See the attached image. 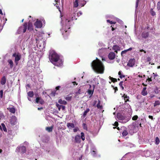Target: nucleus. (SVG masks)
<instances>
[{
	"label": "nucleus",
	"mask_w": 160,
	"mask_h": 160,
	"mask_svg": "<svg viewBox=\"0 0 160 160\" xmlns=\"http://www.w3.org/2000/svg\"><path fill=\"white\" fill-rule=\"evenodd\" d=\"M65 107L64 106H62H62H61V108H62V110H64V109H65Z\"/></svg>",
	"instance_id": "56"
},
{
	"label": "nucleus",
	"mask_w": 160,
	"mask_h": 160,
	"mask_svg": "<svg viewBox=\"0 0 160 160\" xmlns=\"http://www.w3.org/2000/svg\"><path fill=\"white\" fill-rule=\"evenodd\" d=\"M112 86L114 89V92L115 93L118 90V88L116 87H114V86L112 85Z\"/></svg>",
	"instance_id": "48"
},
{
	"label": "nucleus",
	"mask_w": 160,
	"mask_h": 160,
	"mask_svg": "<svg viewBox=\"0 0 160 160\" xmlns=\"http://www.w3.org/2000/svg\"><path fill=\"white\" fill-rule=\"evenodd\" d=\"M108 57L110 60H113L115 57V54L113 52H110L108 54Z\"/></svg>",
	"instance_id": "14"
},
{
	"label": "nucleus",
	"mask_w": 160,
	"mask_h": 160,
	"mask_svg": "<svg viewBox=\"0 0 160 160\" xmlns=\"http://www.w3.org/2000/svg\"><path fill=\"white\" fill-rule=\"evenodd\" d=\"M120 132L122 134V136L125 137L128 134V129L125 127H122L120 128Z\"/></svg>",
	"instance_id": "5"
},
{
	"label": "nucleus",
	"mask_w": 160,
	"mask_h": 160,
	"mask_svg": "<svg viewBox=\"0 0 160 160\" xmlns=\"http://www.w3.org/2000/svg\"><path fill=\"white\" fill-rule=\"evenodd\" d=\"M140 52H144V53H146V51L143 49H141L140 50Z\"/></svg>",
	"instance_id": "60"
},
{
	"label": "nucleus",
	"mask_w": 160,
	"mask_h": 160,
	"mask_svg": "<svg viewBox=\"0 0 160 160\" xmlns=\"http://www.w3.org/2000/svg\"><path fill=\"white\" fill-rule=\"evenodd\" d=\"M28 95L30 98H32L34 96V92L33 91H29L28 93Z\"/></svg>",
	"instance_id": "23"
},
{
	"label": "nucleus",
	"mask_w": 160,
	"mask_h": 160,
	"mask_svg": "<svg viewBox=\"0 0 160 160\" xmlns=\"http://www.w3.org/2000/svg\"><path fill=\"white\" fill-rule=\"evenodd\" d=\"M97 107L98 108L100 109H102V105H101V101L99 100L98 101V103L97 105Z\"/></svg>",
	"instance_id": "19"
},
{
	"label": "nucleus",
	"mask_w": 160,
	"mask_h": 160,
	"mask_svg": "<svg viewBox=\"0 0 160 160\" xmlns=\"http://www.w3.org/2000/svg\"><path fill=\"white\" fill-rule=\"evenodd\" d=\"M120 47L117 45H114L112 48V49L114 50H120Z\"/></svg>",
	"instance_id": "28"
},
{
	"label": "nucleus",
	"mask_w": 160,
	"mask_h": 160,
	"mask_svg": "<svg viewBox=\"0 0 160 160\" xmlns=\"http://www.w3.org/2000/svg\"><path fill=\"white\" fill-rule=\"evenodd\" d=\"M150 12L152 16H154L156 15L155 12L153 10V9L152 8L150 10Z\"/></svg>",
	"instance_id": "35"
},
{
	"label": "nucleus",
	"mask_w": 160,
	"mask_h": 160,
	"mask_svg": "<svg viewBox=\"0 0 160 160\" xmlns=\"http://www.w3.org/2000/svg\"><path fill=\"white\" fill-rule=\"evenodd\" d=\"M27 23L25 22L23 25L19 27L18 29V34L21 33L22 32L25 33L27 29Z\"/></svg>",
	"instance_id": "3"
},
{
	"label": "nucleus",
	"mask_w": 160,
	"mask_h": 160,
	"mask_svg": "<svg viewBox=\"0 0 160 160\" xmlns=\"http://www.w3.org/2000/svg\"><path fill=\"white\" fill-rule=\"evenodd\" d=\"M160 142V140L159 138L158 137H157L155 139V144L157 145L159 144Z\"/></svg>",
	"instance_id": "36"
},
{
	"label": "nucleus",
	"mask_w": 160,
	"mask_h": 160,
	"mask_svg": "<svg viewBox=\"0 0 160 160\" xmlns=\"http://www.w3.org/2000/svg\"><path fill=\"white\" fill-rule=\"evenodd\" d=\"M28 30H29L30 31H32L33 30V28L32 23L30 22V21L28 22L27 23V28Z\"/></svg>",
	"instance_id": "11"
},
{
	"label": "nucleus",
	"mask_w": 160,
	"mask_h": 160,
	"mask_svg": "<svg viewBox=\"0 0 160 160\" xmlns=\"http://www.w3.org/2000/svg\"><path fill=\"white\" fill-rule=\"evenodd\" d=\"M20 151L23 153H25L26 151V148L25 146H22L20 147L19 148Z\"/></svg>",
	"instance_id": "16"
},
{
	"label": "nucleus",
	"mask_w": 160,
	"mask_h": 160,
	"mask_svg": "<svg viewBox=\"0 0 160 160\" xmlns=\"http://www.w3.org/2000/svg\"><path fill=\"white\" fill-rule=\"evenodd\" d=\"M67 126L69 128H73L75 127L73 123H68L67 124Z\"/></svg>",
	"instance_id": "20"
},
{
	"label": "nucleus",
	"mask_w": 160,
	"mask_h": 160,
	"mask_svg": "<svg viewBox=\"0 0 160 160\" xmlns=\"http://www.w3.org/2000/svg\"><path fill=\"white\" fill-rule=\"evenodd\" d=\"M56 106L57 107V108H58V110L59 111H60V109H61V108L62 105H60L59 104H58L57 103L56 104Z\"/></svg>",
	"instance_id": "44"
},
{
	"label": "nucleus",
	"mask_w": 160,
	"mask_h": 160,
	"mask_svg": "<svg viewBox=\"0 0 160 160\" xmlns=\"http://www.w3.org/2000/svg\"><path fill=\"white\" fill-rule=\"evenodd\" d=\"M77 94H80L81 93V90L80 89L78 90V91L76 93Z\"/></svg>",
	"instance_id": "52"
},
{
	"label": "nucleus",
	"mask_w": 160,
	"mask_h": 160,
	"mask_svg": "<svg viewBox=\"0 0 160 160\" xmlns=\"http://www.w3.org/2000/svg\"><path fill=\"white\" fill-rule=\"evenodd\" d=\"M109 78L112 81V82H113L114 83L117 82V79L113 78L112 77H111L110 76L109 77Z\"/></svg>",
	"instance_id": "34"
},
{
	"label": "nucleus",
	"mask_w": 160,
	"mask_h": 160,
	"mask_svg": "<svg viewBox=\"0 0 160 160\" xmlns=\"http://www.w3.org/2000/svg\"><path fill=\"white\" fill-rule=\"evenodd\" d=\"M78 0H75V2H74L73 7H74L77 8L78 7Z\"/></svg>",
	"instance_id": "29"
},
{
	"label": "nucleus",
	"mask_w": 160,
	"mask_h": 160,
	"mask_svg": "<svg viewBox=\"0 0 160 160\" xmlns=\"http://www.w3.org/2000/svg\"><path fill=\"white\" fill-rule=\"evenodd\" d=\"M12 57H15V63L16 65L18 64V61L20 60L21 56L20 54L18 53L17 54L16 53H14L12 55Z\"/></svg>",
	"instance_id": "4"
},
{
	"label": "nucleus",
	"mask_w": 160,
	"mask_h": 160,
	"mask_svg": "<svg viewBox=\"0 0 160 160\" xmlns=\"http://www.w3.org/2000/svg\"><path fill=\"white\" fill-rule=\"evenodd\" d=\"M153 74L154 75V78H155L157 76V74H155L154 73H153Z\"/></svg>",
	"instance_id": "63"
},
{
	"label": "nucleus",
	"mask_w": 160,
	"mask_h": 160,
	"mask_svg": "<svg viewBox=\"0 0 160 160\" xmlns=\"http://www.w3.org/2000/svg\"><path fill=\"white\" fill-rule=\"evenodd\" d=\"M56 91L55 90L52 92L51 93V95L52 96H55L56 94Z\"/></svg>",
	"instance_id": "46"
},
{
	"label": "nucleus",
	"mask_w": 160,
	"mask_h": 160,
	"mask_svg": "<svg viewBox=\"0 0 160 160\" xmlns=\"http://www.w3.org/2000/svg\"><path fill=\"white\" fill-rule=\"evenodd\" d=\"M76 15V13H73V14L71 15V18L70 19L69 18H67L66 19V22L67 21V22L69 23V22L71 21H72L74 20H76L77 19L76 18V17L75 16Z\"/></svg>",
	"instance_id": "13"
},
{
	"label": "nucleus",
	"mask_w": 160,
	"mask_h": 160,
	"mask_svg": "<svg viewBox=\"0 0 160 160\" xmlns=\"http://www.w3.org/2000/svg\"><path fill=\"white\" fill-rule=\"evenodd\" d=\"M160 104V102H159V101H158V100L156 101L154 103V107H155L157 105H159Z\"/></svg>",
	"instance_id": "41"
},
{
	"label": "nucleus",
	"mask_w": 160,
	"mask_h": 160,
	"mask_svg": "<svg viewBox=\"0 0 160 160\" xmlns=\"http://www.w3.org/2000/svg\"><path fill=\"white\" fill-rule=\"evenodd\" d=\"M132 49V48H129V49H127V50H127V51H130V50H131Z\"/></svg>",
	"instance_id": "64"
},
{
	"label": "nucleus",
	"mask_w": 160,
	"mask_h": 160,
	"mask_svg": "<svg viewBox=\"0 0 160 160\" xmlns=\"http://www.w3.org/2000/svg\"><path fill=\"white\" fill-rule=\"evenodd\" d=\"M54 2L55 3H53V4L54 6H56L59 11H60V0H54Z\"/></svg>",
	"instance_id": "12"
},
{
	"label": "nucleus",
	"mask_w": 160,
	"mask_h": 160,
	"mask_svg": "<svg viewBox=\"0 0 160 160\" xmlns=\"http://www.w3.org/2000/svg\"><path fill=\"white\" fill-rule=\"evenodd\" d=\"M151 60V58L150 57H148L147 58V62H150Z\"/></svg>",
	"instance_id": "57"
},
{
	"label": "nucleus",
	"mask_w": 160,
	"mask_h": 160,
	"mask_svg": "<svg viewBox=\"0 0 160 160\" xmlns=\"http://www.w3.org/2000/svg\"><path fill=\"white\" fill-rule=\"evenodd\" d=\"M81 136L80 137L81 139H82V140L84 141L85 139V137L84 136V134L83 132H81Z\"/></svg>",
	"instance_id": "33"
},
{
	"label": "nucleus",
	"mask_w": 160,
	"mask_h": 160,
	"mask_svg": "<svg viewBox=\"0 0 160 160\" xmlns=\"http://www.w3.org/2000/svg\"><path fill=\"white\" fill-rule=\"evenodd\" d=\"M60 88H61V86H58L56 87L55 88V89H56L55 91H56L58 90H59Z\"/></svg>",
	"instance_id": "49"
},
{
	"label": "nucleus",
	"mask_w": 160,
	"mask_h": 160,
	"mask_svg": "<svg viewBox=\"0 0 160 160\" xmlns=\"http://www.w3.org/2000/svg\"><path fill=\"white\" fill-rule=\"evenodd\" d=\"M148 118H150V119H151L152 120H153V117L152 116H150V115H149L148 116Z\"/></svg>",
	"instance_id": "55"
},
{
	"label": "nucleus",
	"mask_w": 160,
	"mask_h": 160,
	"mask_svg": "<svg viewBox=\"0 0 160 160\" xmlns=\"http://www.w3.org/2000/svg\"><path fill=\"white\" fill-rule=\"evenodd\" d=\"M141 94L143 96H145L148 94V92L146 90H142Z\"/></svg>",
	"instance_id": "31"
},
{
	"label": "nucleus",
	"mask_w": 160,
	"mask_h": 160,
	"mask_svg": "<svg viewBox=\"0 0 160 160\" xmlns=\"http://www.w3.org/2000/svg\"><path fill=\"white\" fill-rule=\"evenodd\" d=\"M97 102V101H96V100L94 101V103L93 104V106H94V105H95L96 104Z\"/></svg>",
	"instance_id": "62"
},
{
	"label": "nucleus",
	"mask_w": 160,
	"mask_h": 160,
	"mask_svg": "<svg viewBox=\"0 0 160 160\" xmlns=\"http://www.w3.org/2000/svg\"><path fill=\"white\" fill-rule=\"evenodd\" d=\"M138 118V116L137 115H135L133 116L132 118L133 120H136Z\"/></svg>",
	"instance_id": "45"
},
{
	"label": "nucleus",
	"mask_w": 160,
	"mask_h": 160,
	"mask_svg": "<svg viewBox=\"0 0 160 160\" xmlns=\"http://www.w3.org/2000/svg\"><path fill=\"white\" fill-rule=\"evenodd\" d=\"M35 102L37 103H39L41 105L45 103L44 100L41 97H36Z\"/></svg>",
	"instance_id": "6"
},
{
	"label": "nucleus",
	"mask_w": 160,
	"mask_h": 160,
	"mask_svg": "<svg viewBox=\"0 0 160 160\" xmlns=\"http://www.w3.org/2000/svg\"><path fill=\"white\" fill-rule=\"evenodd\" d=\"M8 62L10 64V68H12L13 65V63L11 59H9L8 60Z\"/></svg>",
	"instance_id": "30"
},
{
	"label": "nucleus",
	"mask_w": 160,
	"mask_h": 160,
	"mask_svg": "<svg viewBox=\"0 0 160 160\" xmlns=\"http://www.w3.org/2000/svg\"><path fill=\"white\" fill-rule=\"evenodd\" d=\"M6 82V78L5 76H3L1 78L0 83L2 85H4Z\"/></svg>",
	"instance_id": "18"
},
{
	"label": "nucleus",
	"mask_w": 160,
	"mask_h": 160,
	"mask_svg": "<svg viewBox=\"0 0 160 160\" xmlns=\"http://www.w3.org/2000/svg\"><path fill=\"white\" fill-rule=\"evenodd\" d=\"M77 14L78 16L79 15H81L82 14V12L81 11H79L78 12Z\"/></svg>",
	"instance_id": "58"
},
{
	"label": "nucleus",
	"mask_w": 160,
	"mask_h": 160,
	"mask_svg": "<svg viewBox=\"0 0 160 160\" xmlns=\"http://www.w3.org/2000/svg\"><path fill=\"white\" fill-rule=\"evenodd\" d=\"M117 117L120 120H123L124 119V117L119 114H117Z\"/></svg>",
	"instance_id": "25"
},
{
	"label": "nucleus",
	"mask_w": 160,
	"mask_h": 160,
	"mask_svg": "<svg viewBox=\"0 0 160 160\" xmlns=\"http://www.w3.org/2000/svg\"><path fill=\"white\" fill-rule=\"evenodd\" d=\"M78 128H74L73 129V131L74 132H76L78 131Z\"/></svg>",
	"instance_id": "53"
},
{
	"label": "nucleus",
	"mask_w": 160,
	"mask_h": 160,
	"mask_svg": "<svg viewBox=\"0 0 160 160\" xmlns=\"http://www.w3.org/2000/svg\"><path fill=\"white\" fill-rule=\"evenodd\" d=\"M122 97H123L125 102H129V97L127 95L124 94L122 96Z\"/></svg>",
	"instance_id": "17"
},
{
	"label": "nucleus",
	"mask_w": 160,
	"mask_h": 160,
	"mask_svg": "<svg viewBox=\"0 0 160 160\" xmlns=\"http://www.w3.org/2000/svg\"><path fill=\"white\" fill-rule=\"evenodd\" d=\"M64 31L65 32H66V33L67 32L68 33H69L70 32V31L69 30L67 31V30H65Z\"/></svg>",
	"instance_id": "61"
},
{
	"label": "nucleus",
	"mask_w": 160,
	"mask_h": 160,
	"mask_svg": "<svg viewBox=\"0 0 160 160\" xmlns=\"http://www.w3.org/2000/svg\"><path fill=\"white\" fill-rule=\"evenodd\" d=\"M107 22H109V23H110L111 24H115L116 23V22H113V21H110L109 20H107Z\"/></svg>",
	"instance_id": "43"
},
{
	"label": "nucleus",
	"mask_w": 160,
	"mask_h": 160,
	"mask_svg": "<svg viewBox=\"0 0 160 160\" xmlns=\"http://www.w3.org/2000/svg\"><path fill=\"white\" fill-rule=\"evenodd\" d=\"M118 122L116 121L114 122V124L113 125L114 126H115L116 127H117L118 126Z\"/></svg>",
	"instance_id": "50"
},
{
	"label": "nucleus",
	"mask_w": 160,
	"mask_h": 160,
	"mask_svg": "<svg viewBox=\"0 0 160 160\" xmlns=\"http://www.w3.org/2000/svg\"><path fill=\"white\" fill-rule=\"evenodd\" d=\"M81 142L80 136L79 135H76L75 137V142L76 143H80Z\"/></svg>",
	"instance_id": "15"
},
{
	"label": "nucleus",
	"mask_w": 160,
	"mask_h": 160,
	"mask_svg": "<svg viewBox=\"0 0 160 160\" xmlns=\"http://www.w3.org/2000/svg\"><path fill=\"white\" fill-rule=\"evenodd\" d=\"M157 8L158 10H160V2H158L157 4Z\"/></svg>",
	"instance_id": "47"
},
{
	"label": "nucleus",
	"mask_w": 160,
	"mask_h": 160,
	"mask_svg": "<svg viewBox=\"0 0 160 160\" xmlns=\"http://www.w3.org/2000/svg\"><path fill=\"white\" fill-rule=\"evenodd\" d=\"M82 127H83V128L84 129L86 130H88L87 126V125L85 123H83V124H82Z\"/></svg>",
	"instance_id": "39"
},
{
	"label": "nucleus",
	"mask_w": 160,
	"mask_h": 160,
	"mask_svg": "<svg viewBox=\"0 0 160 160\" xmlns=\"http://www.w3.org/2000/svg\"><path fill=\"white\" fill-rule=\"evenodd\" d=\"M58 102L60 104L66 105L67 103V102L64 100H62V99H59L58 101Z\"/></svg>",
	"instance_id": "21"
},
{
	"label": "nucleus",
	"mask_w": 160,
	"mask_h": 160,
	"mask_svg": "<svg viewBox=\"0 0 160 160\" xmlns=\"http://www.w3.org/2000/svg\"><path fill=\"white\" fill-rule=\"evenodd\" d=\"M123 82V81H121L119 83V85L120 86V87L122 88V90H123L124 88L122 86Z\"/></svg>",
	"instance_id": "42"
},
{
	"label": "nucleus",
	"mask_w": 160,
	"mask_h": 160,
	"mask_svg": "<svg viewBox=\"0 0 160 160\" xmlns=\"http://www.w3.org/2000/svg\"><path fill=\"white\" fill-rule=\"evenodd\" d=\"M34 25L36 28H41L42 27V21L37 19L34 23Z\"/></svg>",
	"instance_id": "7"
},
{
	"label": "nucleus",
	"mask_w": 160,
	"mask_h": 160,
	"mask_svg": "<svg viewBox=\"0 0 160 160\" xmlns=\"http://www.w3.org/2000/svg\"><path fill=\"white\" fill-rule=\"evenodd\" d=\"M49 59L51 62L57 66H60L62 63V61L60 59L58 55L54 51H51L49 52Z\"/></svg>",
	"instance_id": "2"
},
{
	"label": "nucleus",
	"mask_w": 160,
	"mask_h": 160,
	"mask_svg": "<svg viewBox=\"0 0 160 160\" xmlns=\"http://www.w3.org/2000/svg\"><path fill=\"white\" fill-rule=\"evenodd\" d=\"M72 96H70V95H68L67 96L65 97V98L66 100L68 101H70L72 99Z\"/></svg>",
	"instance_id": "27"
},
{
	"label": "nucleus",
	"mask_w": 160,
	"mask_h": 160,
	"mask_svg": "<svg viewBox=\"0 0 160 160\" xmlns=\"http://www.w3.org/2000/svg\"><path fill=\"white\" fill-rule=\"evenodd\" d=\"M10 123L12 125H13L16 124L17 123V118L16 117L14 116H13L11 118V119L10 120Z\"/></svg>",
	"instance_id": "10"
},
{
	"label": "nucleus",
	"mask_w": 160,
	"mask_h": 160,
	"mask_svg": "<svg viewBox=\"0 0 160 160\" xmlns=\"http://www.w3.org/2000/svg\"><path fill=\"white\" fill-rule=\"evenodd\" d=\"M135 60L134 58L130 59L128 61L127 66L130 67H133L135 64Z\"/></svg>",
	"instance_id": "9"
},
{
	"label": "nucleus",
	"mask_w": 160,
	"mask_h": 160,
	"mask_svg": "<svg viewBox=\"0 0 160 160\" xmlns=\"http://www.w3.org/2000/svg\"><path fill=\"white\" fill-rule=\"evenodd\" d=\"M9 111L12 113H14L15 112L16 110L14 108L12 107L8 108Z\"/></svg>",
	"instance_id": "22"
},
{
	"label": "nucleus",
	"mask_w": 160,
	"mask_h": 160,
	"mask_svg": "<svg viewBox=\"0 0 160 160\" xmlns=\"http://www.w3.org/2000/svg\"><path fill=\"white\" fill-rule=\"evenodd\" d=\"M141 36L142 38L146 39L149 37V32H148L144 31L142 33Z\"/></svg>",
	"instance_id": "8"
},
{
	"label": "nucleus",
	"mask_w": 160,
	"mask_h": 160,
	"mask_svg": "<svg viewBox=\"0 0 160 160\" xmlns=\"http://www.w3.org/2000/svg\"><path fill=\"white\" fill-rule=\"evenodd\" d=\"M88 94L89 95H92L93 94V91L90 89H89L88 90Z\"/></svg>",
	"instance_id": "37"
},
{
	"label": "nucleus",
	"mask_w": 160,
	"mask_h": 160,
	"mask_svg": "<svg viewBox=\"0 0 160 160\" xmlns=\"http://www.w3.org/2000/svg\"><path fill=\"white\" fill-rule=\"evenodd\" d=\"M118 74L119 75V77L121 78H123L125 76V75H122V74H121V71H119V72Z\"/></svg>",
	"instance_id": "40"
},
{
	"label": "nucleus",
	"mask_w": 160,
	"mask_h": 160,
	"mask_svg": "<svg viewBox=\"0 0 160 160\" xmlns=\"http://www.w3.org/2000/svg\"><path fill=\"white\" fill-rule=\"evenodd\" d=\"M2 126V128L3 129V130L5 132H7V129L5 125L3 123H2L1 124Z\"/></svg>",
	"instance_id": "32"
},
{
	"label": "nucleus",
	"mask_w": 160,
	"mask_h": 160,
	"mask_svg": "<svg viewBox=\"0 0 160 160\" xmlns=\"http://www.w3.org/2000/svg\"><path fill=\"white\" fill-rule=\"evenodd\" d=\"M90 111V109L88 108L86 109V110L83 113V118H85L86 116L87 113L89 112Z\"/></svg>",
	"instance_id": "26"
},
{
	"label": "nucleus",
	"mask_w": 160,
	"mask_h": 160,
	"mask_svg": "<svg viewBox=\"0 0 160 160\" xmlns=\"http://www.w3.org/2000/svg\"><path fill=\"white\" fill-rule=\"evenodd\" d=\"M53 127L52 126L50 127H47L46 128V130L48 132H52V131Z\"/></svg>",
	"instance_id": "24"
},
{
	"label": "nucleus",
	"mask_w": 160,
	"mask_h": 160,
	"mask_svg": "<svg viewBox=\"0 0 160 160\" xmlns=\"http://www.w3.org/2000/svg\"><path fill=\"white\" fill-rule=\"evenodd\" d=\"M82 2H83L82 3H80V6L82 7L84 6V5L86 4V2L85 1H84V0H81Z\"/></svg>",
	"instance_id": "38"
},
{
	"label": "nucleus",
	"mask_w": 160,
	"mask_h": 160,
	"mask_svg": "<svg viewBox=\"0 0 160 160\" xmlns=\"http://www.w3.org/2000/svg\"><path fill=\"white\" fill-rule=\"evenodd\" d=\"M139 2H137V1L136 2V8H137L138 7Z\"/></svg>",
	"instance_id": "59"
},
{
	"label": "nucleus",
	"mask_w": 160,
	"mask_h": 160,
	"mask_svg": "<svg viewBox=\"0 0 160 160\" xmlns=\"http://www.w3.org/2000/svg\"><path fill=\"white\" fill-rule=\"evenodd\" d=\"M91 66L93 69L97 73H103L104 70V65L102 62L97 58L91 63Z\"/></svg>",
	"instance_id": "1"
},
{
	"label": "nucleus",
	"mask_w": 160,
	"mask_h": 160,
	"mask_svg": "<svg viewBox=\"0 0 160 160\" xmlns=\"http://www.w3.org/2000/svg\"><path fill=\"white\" fill-rule=\"evenodd\" d=\"M127 52V50H125L122 51L121 52V55L122 56V54H123L125 53H126V52Z\"/></svg>",
	"instance_id": "51"
},
{
	"label": "nucleus",
	"mask_w": 160,
	"mask_h": 160,
	"mask_svg": "<svg viewBox=\"0 0 160 160\" xmlns=\"http://www.w3.org/2000/svg\"><path fill=\"white\" fill-rule=\"evenodd\" d=\"M147 81H148L149 82H152V79L151 78H148L147 79Z\"/></svg>",
	"instance_id": "54"
}]
</instances>
